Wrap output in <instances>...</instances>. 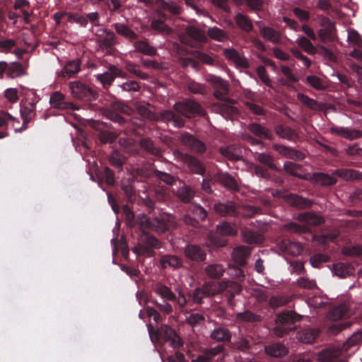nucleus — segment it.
Wrapping results in <instances>:
<instances>
[{
	"label": "nucleus",
	"mask_w": 362,
	"mask_h": 362,
	"mask_svg": "<svg viewBox=\"0 0 362 362\" xmlns=\"http://www.w3.org/2000/svg\"><path fill=\"white\" fill-rule=\"evenodd\" d=\"M313 180L322 185H332L336 183V179L331 175L322 173L313 175Z\"/></svg>",
	"instance_id": "obj_35"
},
{
	"label": "nucleus",
	"mask_w": 362,
	"mask_h": 362,
	"mask_svg": "<svg viewBox=\"0 0 362 362\" xmlns=\"http://www.w3.org/2000/svg\"><path fill=\"white\" fill-rule=\"evenodd\" d=\"M299 219L305 221L308 225H318L323 222V218L317 215H315L312 213H307L300 214L299 216Z\"/></svg>",
	"instance_id": "obj_37"
},
{
	"label": "nucleus",
	"mask_w": 362,
	"mask_h": 362,
	"mask_svg": "<svg viewBox=\"0 0 362 362\" xmlns=\"http://www.w3.org/2000/svg\"><path fill=\"white\" fill-rule=\"evenodd\" d=\"M4 96L10 103H15L18 100V92L16 88H9L5 90Z\"/></svg>",
	"instance_id": "obj_55"
},
{
	"label": "nucleus",
	"mask_w": 362,
	"mask_h": 362,
	"mask_svg": "<svg viewBox=\"0 0 362 362\" xmlns=\"http://www.w3.org/2000/svg\"><path fill=\"white\" fill-rule=\"evenodd\" d=\"M6 74L11 78L21 77L25 74L23 66L21 64L13 63L11 65L7 64Z\"/></svg>",
	"instance_id": "obj_34"
},
{
	"label": "nucleus",
	"mask_w": 362,
	"mask_h": 362,
	"mask_svg": "<svg viewBox=\"0 0 362 362\" xmlns=\"http://www.w3.org/2000/svg\"><path fill=\"white\" fill-rule=\"evenodd\" d=\"M242 237L243 240L249 244L257 243L262 240L261 236L249 230H243L242 231Z\"/></svg>",
	"instance_id": "obj_44"
},
{
	"label": "nucleus",
	"mask_w": 362,
	"mask_h": 362,
	"mask_svg": "<svg viewBox=\"0 0 362 362\" xmlns=\"http://www.w3.org/2000/svg\"><path fill=\"white\" fill-rule=\"evenodd\" d=\"M221 153L223 156L232 160H237L241 158L240 148L234 146H228L221 148Z\"/></svg>",
	"instance_id": "obj_33"
},
{
	"label": "nucleus",
	"mask_w": 362,
	"mask_h": 362,
	"mask_svg": "<svg viewBox=\"0 0 362 362\" xmlns=\"http://www.w3.org/2000/svg\"><path fill=\"white\" fill-rule=\"evenodd\" d=\"M116 32L129 39H135L136 38V35L134 32L131 30L127 26L124 24L117 23L114 25Z\"/></svg>",
	"instance_id": "obj_41"
},
{
	"label": "nucleus",
	"mask_w": 362,
	"mask_h": 362,
	"mask_svg": "<svg viewBox=\"0 0 362 362\" xmlns=\"http://www.w3.org/2000/svg\"><path fill=\"white\" fill-rule=\"evenodd\" d=\"M235 317L238 320L243 322H256L259 320V316L248 310L243 313H238Z\"/></svg>",
	"instance_id": "obj_51"
},
{
	"label": "nucleus",
	"mask_w": 362,
	"mask_h": 362,
	"mask_svg": "<svg viewBox=\"0 0 362 362\" xmlns=\"http://www.w3.org/2000/svg\"><path fill=\"white\" fill-rule=\"evenodd\" d=\"M16 46V41L11 39L0 40V51L8 52Z\"/></svg>",
	"instance_id": "obj_59"
},
{
	"label": "nucleus",
	"mask_w": 362,
	"mask_h": 362,
	"mask_svg": "<svg viewBox=\"0 0 362 362\" xmlns=\"http://www.w3.org/2000/svg\"><path fill=\"white\" fill-rule=\"evenodd\" d=\"M260 33L264 39L273 43H279L281 41L279 33L271 28L264 27L261 28Z\"/></svg>",
	"instance_id": "obj_24"
},
{
	"label": "nucleus",
	"mask_w": 362,
	"mask_h": 362,
	"mask_svg": "<svg viewBox=\"0 0 362 362\" xmlns=\"http://www.w3.org/2000/svg\"><path fill=\"white\" fill-rule=\"evenodd\" d=\"M330 132L341 137L352 140L362 136V133L358 130H351L346 127H332Z\"/></svg>",
	"instance_id": "obj_7"
},
{
	"label": "nucleus",
	"mask_w": 362,
	"mask_h": 362,
	"mask_svg": "<svg viewBox=\"0 0 362 362\" xmlns=\"http://www.w3.org/2000/svg\"><path fill=\"white\" fill-rule=\"evenodd\" d=\"M160 263L163 269L172 268L177 269L182 266V261L177 256L166 255L162 256L160 259Z\"/></svg>",
	"instance_id": "obj_14"
},
{
	"label": "nucleus",
	"mask_w": 362,
	"mask_h": 362,
	"mask_svg": "<svg viewBox=\"0 0 362 362\" xmlns=\"http://www.w3.org/2000/svg\"><path fill=\"white\" fill-rule=\"evenodd\" d=\"M249 129L257 136L264 137L269 139H272L271 132L259 124H252L249 126Z\"/></svg>",
	"instance_id": "obj_38"
},
{
	"label": "nucleus",
	"mask_w": 362,
	"mask_h": 362,
	"mask_svg": "<svg viewBox=\"0 0 362 362\" xmlns=\"http://www.w3.org/2000/svg\"><path fill=\"white\" fill-rule=\"evenodd\" d=\"M206 81L216 90L214 92V95L218 99L223 100L224 97L228 93V86L226 82L224 81L221 78L214 75H209L206 77Z\"/></svg>",
	"instance_id": "obj_2"
},
{
	"label": "nucleus",
	"mask_w": 362,
	"mask_h": 362,
	"mask_svg": "<svg viewBox=\"0 0 362 362\" xmlns=\"http://www.w3.org/2000/svg\"><path fill=\"white\" fill-rule=\"evenodd\" d=\"M306 82L317 90H324L327 87L324 81L316 76H308L306 77Z\"/></svg>",
	"instance_id": "obj_43"
},
{
	"label": "nucleus",
	"mask_w": 362,
	"mask_h": 362,
	"mask_svg": "<svg viewBox=\"0 0 362 362\" xmlns=\"http://www.w3.org/2000/svg\"><path fill=\"white\" fill-rule=\"evenodd\" d=\"M332 269L334 274L340 278H344L354 272V269L350 264L341 262L334 264Z\"/></svg>",
	"instance_id": "obj_20"
},
{
	"label": "nucleus",
	"mask_w": 362,
	"mask_h": 362,
	"mask_svg": "<svg viewBox=\"0 0 362 362\" xmlns=\"http://www.w3.org/2000/svg\"><path fill=\"white\" fill-rule=\"evenodd\" d=\"M352 315L346 305H341L334 308L330 313L329 318L336 321L343 318L349 317Z\"/></svg>",
	"instance_id": "obj_16"
},
{
	"label": "nucleus",
	"mask_w": 362,
	"mask_h": 362,
	"mask_svg": "<svg viewBox=\"0 0 362 362\" xmlns=\"http://www.w3.org/2000/svg\"><path fill=\"white\" fill-rule=\"evenodd\" d=\"M210 337L216 341H226L230 340L231 334L228 329L219 327L212 331Z\"/></svg>",
	"instance_id": "obj_17"
},
{
	"label": "nucleus",
	"mask_w": 362,
	"mask_h": 362,
	"mask_svg": "<svg viewBox=\"0 0 362 362\" xmlns=\"http://www.w3.org/2000/svg\"><path fill=\"white\" fill-rule=\"evenodd\" d=\"M228 283L222 282H209L203 286V289L206 296H214L224 291L228 287Z\"/></svg>",
	"instance_id": "obj_12"
},
{
	"label": "nucleus",
	"mask_w": 362,
	"mask_h": 362,
	"mask_svg": "<svg viewBox=\"0 0 362 362\" xmlns=\"http://www.w3.org/2000/svg\"><path fill=\"white\" fill-rule=\"evenodd\" d=\"M247 168L251 171H254L258 176L266 177L267 175V171L262 167L253 163H248Z\"/></svg>",
	"instance_id": "obj_63"
},
{
	"label": "nucleus",
	"mask_w": 362,
	"mask_h": 362,
	"mask_svg": "<svg viewBox=\"0 0 362 362\" xmlns=\"http://www.w3.org/2000/svg\"><path fill=\"white\" fill-rule=\"evenodd\" d=\"M362 341V332H354L344 344L343 347L340 349L343 351H347L351 347L360 344Z\"/></svg>",
	"instance_id": "obj_27"
},
{
	"label": "nucleus",
	"mask_w": 362,
	"mask_h": 362,
	"mask_svg": "<svg viewBox=\"0 0 362 362\" xmlns=\"http://www.w3.org/2000/svg\"><path fill=\"white\" fill-rule=\"evenodd\" d=\"M318 36L322 42L334 41L335 39L334 27L332 25H329L327 28L319 30Z\"/></svg>",
	"instance_id": "obj_32"
},
{
	"label": "nucleus",
	"mask_w": 362,
	"mask_h": 362,
	"mask_svg": "<svg viewBox=\"0 0 362 362\" xmlns=\"http://www.w3.org/2000/svg\"><path fill=\"white\" fill-rule=\"evenodd\" d=\"M257 74L262 80V81L267 86L271 87L272 83L271 79L266 72V69L263 66H259L257 68Z\"/></svg>",
	"instance_id": "obj_57"
},
{
	"label": "nucleus",
	"mask_w": 362,
	"mask_h": 362,
	"mask_svg": "<svg viewBox=\"0 0 362 362\" xmlns=\"http://www.w3.org/2000/svg\"><path fill=\"white\" fill-rule=\"evenodd\" d=\"M265 352L275 358H280L286 356L288 353V349L283 344L274 343L264 347Z\"/></svg>",
	"instance_id": "obj_11"
},
{
	"label": "nucleus",
	"mask_w": 362,
	"mask_h": 362,
	"mask_svg": "<svg viewBox=\"0 0 362 362\" xmlns=\"http://www.w3.org/2000/svg\"><path fill=\"white\" fill-rule=\"evenodd\" d=\"M49 103L55 108L65 109L67 107L64 103V95L59 91H56L51 95Z\"/></svg>",
	"instance_id": "obj_31"
},
{
	"label": "nucleus",
	"mask_w": 362,
	"mask_h": 362,
	"mask_svg": "<svg viewBox=\"0 0 362 362\" xmlns=\"http://www.w3.org/2000/svg\"><path fill=\"white\" fill-rule=\"evenodd\" d=\"M166 16L164 13L158 11L154 14V18L151 26L153 29L161 32H170V29L165 25Z\"/></svg>",
	"instance_id": "obj_13"
},
{
	"label": "nucleus",
	"mask_w": 362,
	"mask_h": 362,
	"mask_svg": "<svg viewBox=\"0 0 362 362\" xmlns=\"http://www.w3.org/2000/svg\"><path fill=\"white\" fill-rule=\"evenodd\" d=\"M317 333L316 329H304L298 333L297 338L303 343L311 344L315 341Z\"/></svg>",
	"instance_id": "obj_29"
},
{
	"label": "nucleus",
	"mask_w": 362,
	"mask_h": 362,
	"mask_svg": "<svg viewBox=\"0 0 362 362\" xmlns=\"http://www.w3.org/2000/svg\"><path fill=\"white\" fill-rule=\"evenodd\" d=\"M300 320V316L293 312H284L279 313L276 317L277 325L273 329L274 335L281 337L292 329L291 325Z\"/></svg>",
	"instance_id": "obj_1"
},
{
	"label": "nucleus",
	"mask_w": 362,
	"mask_h": 362,
	"mask_svg": "<svg viewBox=\"0 0 362 362\" xmlns=\"http://www.w3.org/2000/svg\"><path fill=\"white\" fill-rule=\"evenodd\" d=\"M185 31L187 36L196 42H207L208 37L205 31L197 26L189 25L186 28Z\"/></svg>",
	"instance_id": "obj_9"
},
{
	"label": "nucleus",
	"mask_w": 362,
	"mask_h": 362,
	"mask_svg": "<svg viewBox=\"0 0 362 362\" xmlns=\"http://www.w3.org/2000/svg\"><path fill=\"white\" fill-rule=\"evenodd\" d=\"M157 4L160 8L168 11L174 15H178L182 11L180 6L177 3L172 1L158 0Z\"/></svg>",
	"instance_id": "obj_22"
},
{
	"label": "nucleus",
	"mask_w": 362,
	"mask_h": 362,
	"mask_svg": "<svg viewBox=\"0 0 362 362\" xmlns=\"http://www.w3.org/2000/svg\"><path fill=\"white\" fill-rule=\"evenodd\" d=\"M217 232L221 235H235L238 232L236 226L233 223H222L217 226Z\"/></svg>",
	"instance_id": "obj_30"
},
{
	"label": "nucleus",
	"mask_w": 362,
	"mask_h": 362,
	"mask_svg": "<svg viewBox=\"0 0 362 362\" xmlns=\"http://www.w3.org/2000/svg\"><path fill=\"white\" fill-rule=\"evenodd\" d=\"M297 98L303 105L311 110H317L320 109V107L316 100L303 93H298L297 95Z\"/></svg>",
	"instance_id": "obj_36"
},
{
	"label": "nucleus",
	"mask_w": 362,
	"mask_h": 362,
	"mask_svg": "<svg viewBox=\"0 0 362 362\" xmlns=\"http://www.w3.org/2000/svg\"><path fill=\"white\" fill-rule=\"evenodd\" d=\"M296 42L298 45L302 47L307 53L310 54H313L316 52V49L313 46V45L310 42V41L303 36L299 37Z\"/></svg>",
	"instance_id": "obj_40"
},
{
	"label": "nucleus",
	"mask_w": 362,
	"mask_h": 362,
	"mask_svg": "<svg viewBox=\"0 0 362 362\" xmlns=\"http://www.w3.org/2000/svg\"><path fill=\"white\" fill-rule=\"evenodd\" d=\"M347 40L353 45L362 48V37L357 31L353 29H349Z\"/></svg>",
	"instance_id": "obj_45"
},
{
	"label": "nucleus",
	"mask_w": 362,
	"mask_h": 362,
	"mask_svg": "<svg viewBox=\"0 0 362 362\" xmlns=\"http://www.w3.org/2000/svg\"><path fill=\"white\" fill-rule=\"evenodd\" d=\"M181 141L183 144L187 145L197 152L202 153L206 150L205 145L203 142L188 134H182Z\"/></svg>",
	"instance_id": "obj_8"
},
{
	"label": "nucleus",
	"mask_w": 362,
	"mask_h": 362,
	"mask_svg": "<svg viewBox=\"0 0 362 362\" xmlns=\"http://www.w3.org/2000/svg\"><path fill=\"white\" fill-rule=\"evenodd\" d=\"M154 291L162 298L168 300H174L176 298L175 295L171 289L162 284H157L155 286Z\"/></svg>",
	"instance_id": "obj_23"
},
{
	"label": "nucleus",
	"mask_w": 362,
	"mask_h": 362,
	"mask_svg": "<svg viewBox=\"0 0 362 362\" xmlns=\"http://www.w3.org/2000/svg\"><path fill=\"white\" fill-rule=\"evenodd\" d=\"M205 272L209 277L217 279L223 274L225 268L221 264H212L206 267Z\"/></svg>",
	"instance_id": "obj_26"
},
{
	"label": "nucleus",
	"mask_w": 362,
	"mask_h": 362,
	"mask_svg": "<svg viewBox=\"0 0 362 362\" xmlns=\"http://www.w3.org/2000/svg\"><path fill=\"white\" fill-rule=\"evenodd\" d=\"M249 254L250 251L247 247H238L233 250L232 257L239 265H244Z\"/></svg>",
	"instance_id": "obj_21"
},
{
	"label": "nucleus",
	"mask_w": 362,
	"mask_h": 362,
	"mask_svg": "<svg viewBox=\"0 0 362 362\" xmlns=\"http://www.w3.org/2000/svg\"><path fill=\"white\" fill-rule=\"evenodd\" d=\"M117 76L124 77L122 72L118 68L115 66H111L107 71L101 74H98L96 78L104 86H110Z\"/></svg>",
	"instance_id": "obj_5"
},
{
	"label": "nucleus",
	"mask_w": 362,
	"mask_h": 362,
	"mask_svg": "<svg viewBox=\"0 0 362 362\" xmlns=\"http://www.w3.org/2000/svg\"><path fill=\"white\" fill-rule=\"evenodd\" d=\"M192 213L195 218L204 220L206 217V210L201 206H194L192 209Z\"/></svg>",
	"instance_id": "obj_64"
},
{
	"label": "nucleus",
	"mask_w": 362,
	"mask_h": 362,
	"mask_svg": "<svg viewBox=\"0 0 362 362\" xmlns=\"http://www.w3.org/2000/svg\"><path fill=\"white\" fill-rule=\"evenodd\" d=\"M219 182L226 187L230 189H237L238 185L233 177L228 174H221L218 176Z\"/></svg>",
	"instance_id": "obj_39"
},
{
	"label": "nucleus",
	"mask_w": 362,
	"mask_h": 362,
	"mask_svg": "<svg viewBox=\"0 0 362 362\" xmlns=\"http://www.w3.org/2000/svg\"><path fill=\"white\" fill-rule=\"evenodd\" d=\"M175 108L177 112L188 117L195 114L201 113L200 105L192 100H186L183 103H175Z\"/></svg>",
	"instance_id": "obj_4"
},
{
	"label": "nucleus",
	"mask_w": 362,
	"mask_h": 362,
	"mask_svg": "<svg viewBox=\"0 0 362 362\" xmlns=\"http://www.w3.org/2000/svg\"><path fill=\"white\" fill-rule=\"evenodd\" d=\"M281 250L286 254L296 257L301 254L302 245L298 243L284 240L280 245Z\"/></svg>",
	"instance_id": "obj_10"
},
{
	"label": "nucleus",
	"mask_w": 362,
	"mask_h": 362,
	"mask_svg": "<svg viewBox=\"0 0 362 362\" xmlns=\"http://www.w3.org/2000/svg\"><path fill=\"white\" fill-rule=\"evenodd\" d=\"M235 21L238 25L243 30L248 32L252 29L251 21L244 15L238 13L235 16Z\"/></svg>",
	"instance_id": "obj_42"
},
{
	"label": "nucleus",
	"mask_w": 362,
	"mask_h": 362,
	"mask_svg": "<svg viewBox=\"0 0 362 362\" xmlns=\"http://www.w3.org/2000/svg\"><path fill=\"white\" fill-rule=\"evenodd\" d=\"M342 253L349 256H362V246H350L342 249Z\"/></svg>",
	"instance_id": "obj_56"
},
{
	"label": "nucleus",
	"mask_w": 362,
	"mask_h": 362,
	"mask_svg": "<svg viewBox=\"0 0 362 362\" xmlns=\"http://www.w3.org/2000/svg\"><path fill=\"white\" fill-rule=\"evenodd\" d=\"M35 105L34 103H29L23 106L21 113L24 118V122H27L35 115Z\"/></svg>",
	"instance_id": "obj_46"
},
{
	"label": "nucleus",
	"mask_w": 362,
	"mask_h": 362,
	"mask_svg": "<svg viewBox=\"0 0 362 362\" xmlns=\"http://www.w3.org/2000/svg\"><path fill=\"white\" fill-rule=\"evenodd\" d=\"M134 47L136 50L147 55H153L156 53V49L144 41L136 42L134 45Z\"/></svg>",
	"instance_id": "obj_47"
},
{
	"label": "nucleus",
	"mask_w": 362,
	"mask_h": 362,
	"mask_svg": "<svg viewBox=\"0 0 362 362\" xmlns=\"http://www.w3.org/2000/svg\"><path fill=\"white\" fill-rule=\"evenodd\" d=\"M177 193L178 197L183 202H189L194 194L193 191L186 186L180 187Z\"/></svg>",
	"instance_id": "obj_53"
},
{
	"label": "nucleus",
	"mask_w": 362,
	"mask_h": 362,
	"mask_svg": "<svg viewBox=\"0 0 362 362\" xmlns=\"http://www.w3.org/2000/svg\"><path fill=\"white\" fill-rule=\"evenodd\" d=\"M290 300L287 296H274L269 298V303L273 308H278L286 305Z\"/></svg>",
	"instance_id": "obj_48"
},
{
	"label": "nucleus",
	"mask_w": 362,
	"mask_h": 362,
	"mask_svg": "<svg viewBox=\"0 0 362 362\" xmlns=\"http://www.w3.org/2000/svg\"><path fill=\"white\" fill-rule=\"evenodd\" d=\"M150 226L157 232L163 233L168 229L169 224L164 221L155 218L151 220Z\"/></svg>",
	"instance_id": "obj_50"
},
{
	"label": "nucleus",
	"mask_w": 362,
	"mask_h": 362,
	"mask_svg": "<svg viewBox=\"0 0 362 362\" xmlns=\"http://www.w3.org/2000/svg\"><path fill=\"white\" fill-rule=\"evenodd\" d=\"M204 320V317L199 313H193L187 318V322L194 327L201 325Z\"/></svg>",
	"instance_id": "obj_58"
},
{
	"label": "nucleus",
	"mask_w": 362,
	"mask_h": 362,
	"mask_svg": "<svg viewBox=\"0 0 362 362\" xmlns=\"http://www.w3.org/2000/svg\"><path fill=\"white\" fill-rule=\"evenodd\" d=\"M258 160L260 163L267 165L271 169L279 170L276 164L273 161L272 157L269 154H266V153H259L258 155Z\"/></svg>",
	"instance_id": "obj_52"
},
{
	"label": "nucleus",
	"mask_w": 362,
	"mask_h": 362,
	"mask_svg": "<svg viewBox=\"0 0 362 362\" xmlns=\"http://www.w3.org/2000/svg\"><path fill=\"white\" fill-rule=\"evenodd\" d=\"M276 132L279 136L284 139H290L292 136L291 130L283 126L276 127Z\"/></svg>",
	"instance_id": "obj_62"
},
{
	"label": "nucleus",
	"mask_w": 362,
	"mask_h": 362,
	"mask_svg": "<svg viewBox=\"0 0 362 362\" xmlns=\"http://www.w3.org/2000/svg\"><path fill=\"white\" fill-rule=\"evenodd\" d=\"M285 199L288 204L295 207L306 208L310 205V201L296 194H289Z\"/></svg>",
	"instance_id": "obj_19"
},
{
	"label": "nucleus",
	"mask_w": 362,
	"mask_h": 362,
	"mask_svg": "<svg viewBox=\"0 0 362 362\" xmlns=\"http://www.w3.org/2000/svg\"><path fill=\"white\" fill-rule=\"evenodd\" d=\"M80 71V62L78 60H74L69 62L64 67V71L69 76L75 74Z\"/></svg>",
	"instance_id": "obj_54"
},
{
	"label": "nucleus",
	"mask_w": 362,
	"mask_h": 362,
	"mask_svg": "<svg viewBox=\"0 0 362 362\" xmlns=\"http://www.w3.org/2000/svg\"><path fill=\"white\" fill-rule=\"evenodd\" d=\"M281 71L282 74L291 82H297L298 81V77L293 73L290 67L287 66H281Z\"/></svg>",
	"instance_id": "obj_61"
},
{
	"label": "nucleus",
	"mask_w": 362,
	"mask_h": 362,
	"mask_svg": "<svg viewBox=\"0 0 362 362\" xmlns=\"http://www.w3.org/2000/svg\"><path fill=\"white\" fill-rule=\"evenodd\" d=\"M273 148L280 154L291 159H301L300 154L293 149L287 148L282 145L274 144Z\"/></svg>",
	"instance_id": "obj_25"
},
{
	"label": "nucleus",
	"mask_w": 362,
	"mask_h": 362,
	"mask_svg": "<svg viewBox=\"0 0 362 362\" xmlns=\"http://www.w3.org/2000/svg\"><path fill=\"white\" fill-rule=\"evenodd\" d=\"M140 144L143 148L149 151L152 154L158 155L160 153L159 150L153 146V144L151 140L142 139Z\"/></svg>",
	"instance_id": "obj_60"
},
{
	"label": "nucleus",
	"mask_w": 362,
	"mask_h": 362,
	"mask_svg": "<svg viewBox=\"0 0 362 362\" xmlns=\"http://www.w3.org/2000/svg\"><path fill=\"white\" fill-rule=\"evenodd\" d=\"M214 209L217 214L223 216L238 215L236 208L232 203L216 204L214 205Z\"/></svg>",
	"instance_id": "obj_18"
},
{
	"label": "nucleus",
	"mask_w": 362,
	"mask_h": 362,
	"mask_svg": "<svg viewBox=\"0 0 362 362\" xmlns=\"http://www.w3.org/2000/svg\"><path fill=\"white\" fill-rule=\"evenodd\" d=\"M207 34L210 38L218 42H225L228 39L227 33L223 30L217 27L209 28Z\"/></svg>",
	"instance_id": "obj_28"
},
{
	"label": "nucleus",
	"mask_w": 362,
	"mask_h": 362,
	"mask_svg": "<svg viewBox=\"0 0 362 362\" xmlns=\"http://www.w3.org/2000/svg\"><path fill=\"white\" fill-rule=\"evenodd\" d=\"M69 88L74 97L77 99L89 100L93 95L90 88L78 81L70 82Z\"/></svg>",
	"instance_id": "obj_3"
},
{
	"label": "nucleus",
	"mask_w": 362,
	"mask_h": 362,
	"mask_svg": "<svg viewBox=\"0 0 362 362\" xmlns=\"http://www.w3.org/2000/svg\"><path fill=\"white\" fill-rule=\"evenodd\" d=\"M185 256L193 261H204L206 259V252L199 246L191 245L185 249Z\"/></svg>",
	"instance_id": "obj_6"
},
{
	"label": "nucleus",
	"mask_w": 362,
	"mask_h": 362,
	"mask_svg": "<svg viewBox=\"0 0 362 362\" xmlns=\"http://www.w3.org/2000/svg\"><path fill=\"white\" fill-rule=\"evenodd\" d=\"M284 167L286 171L293 176L302 177L301 167L299 165L292 162H286L284 163Z\"/></svg>",
	"instance_id": "obj_49"
},
{
	"label": "nucleus",
	"mask_w": 362,
	"mask_h": 362,
	"mask_svg": "<svg viewBox=\"0 0 362 362\" xmlns=\"http://www.w3.org/2000/svg\"><path fill=\"white\" fill-rule=\"evenodd\" d=\"M181 159L192 171L200 175L204 173V168L200 162L194 158L188 155H185L182 156Z\"/></svg>",
	"instance_id": "obj_15"
}]
</instances>
